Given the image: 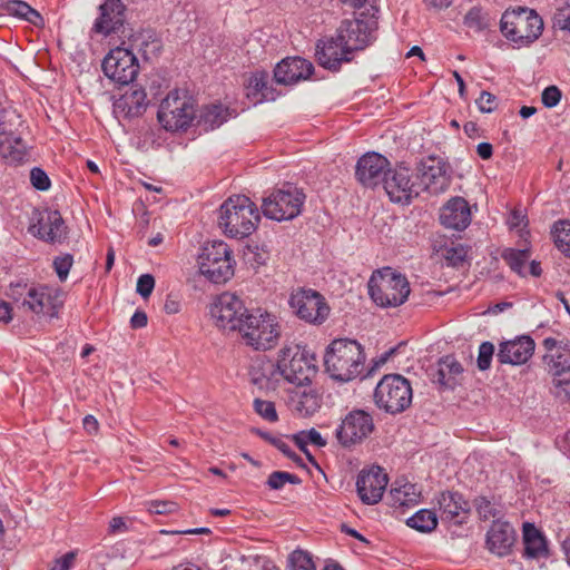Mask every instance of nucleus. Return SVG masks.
Segmentation results:
<instances>
[{
  "mask_svg": "<svg viewBox=\"0 0 570 570\" xmlns=\"http://www.w3.org/2000/svg\"><path fill=\"white\" fill-rule=\"evenodd\" d=\"M301 479L293 473L285 471H274L269 474L266 484L272 490H281L286 483L299 484Z\"/></svg>",
  "mask_w": 570,
  "mask_h": 570,
  "instance_id": "obj_47",
  "label": "nucleus"
},
{
  "mask_svg": "<svg viewBox=\"0 0 570 570\" xmlns=\"http://www.w3.org/2000/svg\"><path fill=\"white\" fill-rule=\"evenodd\" d=\"M406 524L420 532H431L438 525L436 514L428 509H422L406 520Z\"/></svg>",
  "mask_w": 570,
  "mask_h": 570,
  "instance_id": "obj_42",
  "label": "nucleus"
},
{
  "mask_svg": "<svg viewBox=\"0 0 570 570\" xmlns=\"http://www.w3.org/2000/svg\"><path fill=\"white\" fill-rule=\"evenodd\" d=\"M373 397L380 410L395 415L411 405L413 391L410 381L401 374H387L377 383Z\"/></svg>",
  "mask_w": 570,
  "mask_h": 570,
  "instance_id": "obj_8",
  "label": "nucleus"
},
{
  "mask_svg": "<svg viewBox=\"0 0 570 570\" xmlns=\"http://www.w3.org/2000/svg\"><path fill=\"white\" fill-rule=\"evenodd\" d=\"M417 170L420 183L423 185L422 191L438 195L449 188L451 180L448 175V165L442 158L435 156L423 158L417 165Z\"/></svg>",
  "mask_w": 570,
  "mask_h": 570,
  "instance_id": "obj_20",
  "label": "nucleus"
},
{
  "mask_svg": "<svg viewBox=\"0 0 570 570\" xmlns=\"http://www.w3.org/2000/svg\"><path fill=\"white\" fill-rule=\"evenodd\" d=\"M543 360L552 379L570 376V348H559L552 354H546Z\"/></svg>",
  "mask_w": 570,
  "mask_h": 570,
  "instance_id": "obj_36",
  "label": "nucleus"
},
{
  "mask_svg": "<svg viewBox=\"0 0 570 570\" xmlns=\"http://www.w3.org/2000/svg\"><path fill=\"white\" fill-rule=\"evenodd\" d=\"M252 383L261 391L266 393L276 391L283 374L278 368V363L272 361L262 362L259 365L253 368Z\"/></svg>",
  "mask_w": 570,
  "mask_h": 570,
  "instance_id": "obj_32",
  "label": "nucleus"
},
{
  "mask_svg": "<svg viewBox=\"0 0 570 570\" xmlns=\"http://www.w3.org/2000/svg\"><path fill=\"white\" fill-rule=\"evenodd\" d=\"M157 118L167 131H187L196 119V101L186 90H170L159 105Z\"/></svg>",
  "mask_w": 570,
  "mask_h": 570,
  "instance_id": "obj_4",
  "label": "nucleus"
},
{
  "mask_svg": "<svg viewBox=\"0 0 570 570\" xmlns=\"http://www.w3.org/2000/svg\"><path fill=\"white\" fill-rule=\"evenodd\" d=\"M131 47L137 49L146 60L156 58L161 50V41L154 30H142L131 38Z\"/></svg>",
  "mask_w": 570,
  "mask_h": 570,
  "instance_id": "obj_34",
  "label": "nucleus"
},
{
  "mask_svg": "<svg viewBox=\"0 0 570 570\" xmlns=\"http://www.w3.org/2000/svg\"><path fill=\"white\" fill-rule=\"evenodd\" d=\"M523 544L525 558L539 559L548 556L546 538L532 523L523 524Z\"/></svg>",
  "mask_w": 570,
  "mask_h": 570,
  "instance_id": "obj_33",
  "label": "nucleus"
},
{
  "mask_svg": "<svg viewBox=\"0 0 570 570\" xmlns=\"http://www.w3.org/2000/svg\"><path fill=\"white\" fill-rule=\"evenodd\" d=\"M73 264V257L70 254L58 256L53 259V268L60 282H65Z\"/></svg>",
  "mask_w": 570,
  "mask_h": 570,
  "instance_id": "obj_52",
  "label": "nucleus"
},
{
  "mask_svg": "<svg viewBox=\"0 0 570 570\" xmlns=\"http://www.w3.org/2000/svg\"><path fill=\"white\" fill-rule=\"evenodd\" d=\"M238 332L247 346L267 351L277 345L282 327L276 315L257 308L249 312Z\"/></svg>",
  "mask_w": 570,
  "mask_h": 570,
  "instance_id": "obj_5",
  "label": "nucleus"
},
{
  "mask_svg": "<svg viewBox=\"0 0 570 570\" xmlns=\"http://www.w3.org/2000/svg\"><path fill=\"white\" fill-rule=\"evenodd\" d=\"M288 561L292 570H316L311 554L303 550L293 551Z\"/></svg>",
  "mask_w": 570,
  "mask_h": 570,
  "instance_id": "obj_49",
  "label": "nucleus"
},
{
  "mask_svg": "<svg viewBox=\"0 0 570 570\" xmlns=\"http://www.w3.org/2000/svg\"><path fill=\"white\" fill-rule=\"evenodd\" d=\"M463 372V367L459 361L452 355H446L439 362L436 381L446 387H453L454 379Z\"/></svg>",
  "mask_w": 570,
  "mask_h": 570,
  "instance_id": "obj_37",
  "label": "nucleus"
},
{
  "mask_svg": "<svg viewBox=\"0 0 570 570\" xmlns=\"http://www.w3.org/2000/svg\"><path fill=\"white\" fill-rule=\"evenodd\" d=\"M127 530L125 520L121 517H114L109 522V532L117 533Z\"/></svg>",
  "mask_w": 570,
  "mask_h": 570,
  "instance_id": "obj_63",
  "label": "nucleus"
},
{
  "mask_svg": "<svg viewBox=\"0 0 570 570\" xmlns=\"http://www.w3.org/2000/svg\"><path fill=\"white\" fill-rule=\"evenodd\" d=\"M199 269L213 283L227 282L234 275V261L228 245L223 240L205 245L199 256Z\"/></svg>",
  "mask_w": 570,
  "mask_h": 570,
  "instance_id": "obj_11",
  "label": "nucleus"
},
{
  "mask_svg": "<svg viewBox=\"0 0 570 570\" xmlns=\"http://www.w3.org/2000/svg\"><path fill=\"white\" fill-rule=\"evenodd\" d=\"M440 222L448 228L455 230L465 229L471 222V212L468 202L462 197L451 198L441 208Z\"/></svg>",
  "mask_w": 570,
  "mask_h": 570,
  "instance_id": "obj_28",
  "label": "nucleus"
},
{
  "mask_svg": "<svg viewBox=\"0 0 570 570\" xmlns=\"http://www.w3.org/2000/svg\"><path fill=\"white\" fill-rule=\"evenodd\" d=\"M493 354L494 345L491 342H483L479 346V355L476 363L480 371H485L490 368Z\"/></svg>",
  "mask_w": 570,
  "mask_h": 570,
  "instance_id": "obj_54",
  "label": "nucleus"
},
{
  "mask_svg": "<svg viewBox=\"0 0 570 570\" xmlns=\"http://www.w3.org/2000/svg\"><path fill=\"white\" fill-rule=\"evenodd\" d=\"M99 17L92 30L96 33L108 36L117 32L125 22V6L121 0H105L99 7Z\"/></svg>",
  "mask_w": 570,
  "mask_h": 570,
  "instance_id": "obj_25",
  "label": "nucleus"
},
{
  "mask_svg": "<svg viewBox=\"0 0 570 570\" xmlns=\"http://www.w3.org/2000/svg\"><path fill=\"white\" fill-rule=\"evenodd\" d=\"M440 518L453 524H462L471 510L470 503L459 492L444 491L438 497Z\"/></svg>",
  "mask_w": 570,
  "mask_h": 570,
  "instance_id": "obj_24",
  "label": "nucleus"
},
{
  "mask_svg": "<svg viewBox=\"0 0 570 570\" xmlns=\"http://www.w3.org/2000/svg\"><path fill=\"white\" fill-rule=\"evenodd\" d=\"M468 255V249L462 244H458L444 249L443 256L451 266H460L463 264Z\"/></svg>",
  "mask_w": 570,
  "mask_h": 570,
  "instance_id": "obj_50",
  "label": "nucleus"
},
{
  "mask_svg": "<svg viewBox=\"0 0 570 570\" xmlns=\"http://www.w3.org/2000/svg\"><path fill=\"white\" fill-rule=\"evenodd\" d=\"M261 220L258 207L245 195H233L219 207L218 225L230 238L252 235Z\"/></svg>",
  "mask_w": 570,
  "mask_h": 570,
  "instance_id": "obj_2",
  "label": "nucleus"
},
{
  "mask_svg": "<svg viewBox=\"0 0 570 570\" xmlns=\"http://www.w3.org/2000/svg\"><path fill=\"white\" fill-rule=\"evenodd\" d=\"M552 233L558 249L570 257V222L561 220L556 223Z\"/></svg>",
  "mask_w": 570,
  "mask_h": 570,
  "instance_id": "obj_43",
  "label": "nucleus"
},
{
  "mask_svg": "<svg viewBox=\"0 0 570 570\" xmlns=\"http://www.w3.org/2000/svg\"><path fill=\"white\" fill-rule=\"evenodd\" d=\"M534 341L530 336H521L500 344L498 361L502 364H524L534 352Z\"/></svg>",
  "mask_w": 570,
  "mask_h": 570,
  "instance_id": "obj_27",
  "label": "nucleus"
},
{
  "mask_svg": "<svg viewBox=\"0 0 570 570\" xmlns=\"http://www.w3.org/2000/svg\"><path fill=\"white\" fill-rule=\"evenodd\" d=\"M262 435L265 440H267L271 444L278 449L288 459L293 460L296 463L302 461V459L291 449L288 443L282 438L273 436L268 433H263Z\"/></svg>",
  "mask_w": 570,
  "mask_h": 570,
  "instance_id": "obj_53",
  "label": "nucleus"
},
{
  "mask_svg": "<svg viewBox=\"0 0 570 570\" xmlns=\"http://www.w3.org/2000/svg\"><path fill=\"white\" fill-rule=\"evenodd\" d=\"M292 438L297 448L306 454L311 462H314V456L309 453L307 445L313 444L317 448H324L327 444L326 440L315 429L299 431Z\"/></svg>",
  "mask_w": 570,
  "mask_h": 570,
  "instance_id": "obj_39",
  "label": "nucleus"
},
{
  "mask_svg": "<svg viewBox=\"0 0 570 570\" xmlns=\"http://www.w3.org/2000/svg\"><path fill=\"white\" fill-rule=\"evenodd\" d=\"M6 9L10 14L24 19L35 26H38L42 21L40 13L24 1L9 0L6 4Z\"/></svg>",
  "mask_w": 570,
  "mask_h": 570,
  "instance_id": "obj_41",
  "label": "nucleus"
},
{
  "mask_svg": "<svg viewBox=\"0 0 570 570\" xmlns=\"http://www.w3.org/2000/svg\"><path fill=\"white\" fill-rule=\"evenodd\" d=\"M11 296L17 302L21 299L22 307L35 314H42L50 317L56 315L53 297L47 287L17 284L11 286Z\"/></svg>",
  "mask_w": 570,
  "mask_h": 570,
  "instance_id": "obj_18",
  "label": "nucleus"
},
{
  "mask_svg": "<svg viewBox=\"0 0 570 570\" xmlns=\"http://www.w3.org/2000/svg\"><path fill=\"white\" fill-rule=\"evenodd\" d=\"M373 430L372 415L364 410H353L342 419L341 424L335 430V435L342 446L348 448L361 443Z\"/></svg>",
  "mask_w": 570,
  "mask_h": 570,
  "instance_id": "obj_17",
  "label": "nucleus"
},
{
  "mask_svg": "<svg viewBox=\"0 0 570 570\" xmlns=\"http://www.w3.org/2000/svg\"><path fill=\"white\" fill-rule=\"evenodd\" d=\"M371 10V13L361 12L355 19L343 20L336 30L352 53L366 49L376 40L379 9L372 7Z\"/></svg>",
  "mask_w": 570,
  "mask_h": 570,
  "instance_id": "obj_10",
  "label": "nucleus"
},
{
  "mask_svg": "<svg viewBox=\"0 0 570 570\" xmlns=\"http://www.w3.org/2000/svg\"><path fill=\"white\" fill-rule=\"evenodd\" d=\"M155 287V278L150 274H142L139 276L137 281V293L142 296L144 298H147L153 293V289Z\"/></svg>",
  "mask_w": 570,
  "mask_h": 570,
  "instance_id": "obj_59",
  "label": "nucleus"
},
{
  "mask_svg": "<svg viewBox=\"0 0 570 570\" xmlns=\"http://www.w3.org/2000/svg\"><path fill=\"white\" fill-rule=\"evenodd\" d=\"M82 425H83V429L88 432V433H96L98 431V421L97 419L94 416V415H86L82 420Z\"/></svg>",
  "mask_w": 570,
  "mask_h": 570,
  "instance_id": "obj_64",
  "label": "nucleus"
},
{
  "mask_svg": "<svg viewBox=\"0 0 570 570\" xmlns=\"http://www.w3.org/2000/svg\"><path fill=\"white\" fill-rule=\"evenodd\" d=\"M550 392L560 403H570V376L552 379Z\"/></svg>",
  "mask_w": 570,
  "mask_h": 570,
  "instance_id": "obj_45",
  "label": "nucleus"
},
{
  "mask_svg": "<svg viewBox=\"0 0 570 570\" xmlns=\"http://www.w3.org/2000/svg\"><path fill=\"white\" fill-rule=\"evenodd\" d=\"M76 558L75 552H67L61 558L57 559L55 564L49 570H69Z\"/></svg>",
  "mask_w": 570,
  "mask_h": 570,
  "instance_id": "obj_61",
  "label": "nucleus"
},
{
  "mask_svg": "<svg viewBox=\"0 0 570 570\" xmlns=\"http://www.w3.org/2000/svg\"><path fill=\"white\" fill-rule=\"evenodd\" d=\"M305 199L303 189L286 183L263 198L262 213L276 222L292 220L302 213Z\"/></svg>",
  "mask_w": 570,
  "mask_h": 570,
  "instance_id": "obj_7",
  "label": "nucleus"
},
{
  "mask_svg": "<svg viewBox=\"0 0 570 570\" xmlns=\"http://www.w3.org/2000/svg\"><path fill=\"white\" fill-rule=\"evenodd\" d=\"M288 304L293 313L311 324H322L330 314V307L321 293L312 288L293 291Z\"/></svg>",
  "mask_w": 570,
  "mask_h": 570,
  "instance_id": "obj_14",
  "label": "nucleus"
},
{
  "mask_svg": "<svg viewBox=\"0 0 570 570\" xmlns=\"http://www.w3.org/2000/svg\"><path fill=\"white\" fill-rule=\"evenodd\" d=\"M147 95L142 89H132L122 94L114 102V114L118 119H131L141 116L147 108Z\"/></svg>",
  "mask_w": 570,
  "mask_h": 570,
  "instance_id": "obj_29",
  "label": "nucleus"
},
{
  "mask_svg": "<svg viewBox=\"0 0 570 570\" xmlns=\"http://www.w3.org/2000/svg\"><path fill=\"white\" fill-rule=\"evenodd\" d=\"M367 287L372 301L384 308L401 306L411 293L406 276L392 267L374 271L368 279Z\"/></svg>",
  "mask_w": 570,
  "mask_h": 570,
  "instance_id": "obj_3",
  "label": "nucleus"
},
{
  "mask_svg": "<svg viewBox=\"0 0 570 570\" xmlns=\"http://www.w3.org/2000/svg\"><path fill=\"white\" fill-rule=\"evenodd\" d=\"M553 28L570 33V8H558L552 18Z\"/></svg>",
  "mask_w": 570,
  "mask_h": 570,
  "instance_id": "obj_56",
  "label": "nucleus"
},
{
  "mask_svg": "<svg viewBox=\"0 0 570 570\" xmlns=\"http://www.w3.org/2000/svg\"><path fill=\"white\" fill-rule=\"evenodd\" d=\"M560 99L561 91L557 86H549L542 91L541 100L547 108L556 107L560 102Z\"/></svg>",
  "mask_w": 570,
  "mask_h": 570,
  "instance_id": "obj_58",
  "label": "nucleus"
},
{
  "mask_svg": "<svg viewBox=\"0 0 570 570\" xmlns=\"http://www.w3.org/2000/svg\"><path fill=\"white\" fill-rule=\"evenodd\" d=\"M102 71L107 78L118 85H129L139 71L138 59L132 49L122 46L111 49L101 63Z\"/></svg>",
  "mask_w": 570,
  "mask_h": 570,
  "instance_id": "obj_15",
  "label": "nucleus"
},
{
  "mask_svg": "<svg viewBox=\"0 0 570 570\" xmlns=\"http://www.w3.org/2000/svg\"><path fill=\"white\" fill-rule=\"evenodd\" d=\"M147 314L142 311H136L130 318V325L132 328H142L147 325Z\"/></svg>",
  "mask_w": 570,
  "mask_h": 570,
  "instance_id": "obj_62",
  "label": "nucleus"
},
{
  "mask_svg": "<svg viewBox=\"0 0 570 570\" xmlns=\"http://www.w3.org/2000/svg\"><path fill=\"white\" fill-rule=\"evenodd\" d=\"M500 29L508 40L518 46H527L539 38L543 22L533 10L520 8L518 11H505L502 14Z\"/></svg>",
  "mask_w": 570,
  "mask_h": 570,
  "instance_id": "obj_9",
  "label": "nucleus"
},
{
  "mask_svg": "<svg viewBox=\"0 0 570 570\" xmlns=\"http://www.w3.org/2000/svg\"><path fill=\"white\" fill-rule=\"evenodd\" d=\"M0 157L8 165H19L26 157L22 145H0Z\"/></svg>",
  "mask_w": 570,
  "mask_h": 570,
  "instance_id": "obj_46",
  "label": "nucleus"
},
{
  "mask_svg": "<svg viewBox=\"0 0 570 570\" xmlns=\"http://www.w3.org/2000/svg\"><path fill=\"white\" fill-rule=\"evenodd\" d=\"M315 57L321 67L336 72L343 63L353 60V53L346 48L344 40L340 39V35L325 37L316 43Z\"/></svg>",
  "mask_w": 570,
  "mask_h": 570,
  "instance_id": "obj_19",
  "label": "nucleus"
},
{
  "mask_svg": "<svg viewBox=\"0 0 570 570\" xmlns=\"http://www.w3.org/2000/svg\"><path fill=\"white\" fill-rule=\"evenodd\" d=\"M147 511L155 514L173 513L177 509V504L171 501H149L145 503Z\"/></svg>",
  "mask_w": 570,
  "mask_h": 570,
  "instance_id": "obj_57",
  "label": "nucleus"
},
{
  "mask_svg": "<svg viewBox=\"0 0 570 570\" xmlns=\"http://www.w3.org/2000/svg\"><path fill=\"white\" fill-rule=\"evenodd\" d=\"M253 407H254V411L264 420L272 422V423L278 421L276 407L272 401H266V400L256 397L253 402Z\"/></svg>",
  "mask_w": 570,
  "mask_h": 570,
  "instance_id": "obj_48",
  "label": "nucleus"
},
{
  "mask_svg": "<svg viewBox=\"0 0 570 570\" xmlns=\"http://www.w3.org/2000/svg\"><path fill=\"white\" fill-rule=\"evenodd\" d=\"M390 166V160L385 156L376 151H368L358 158L355 177L362 186L374 188L384 183Z\"/></svg>",
  "mask_w": 570,
  "mask_h": 570,
  "instance_id": "obj_21",
  "label": "nucleus"
},
{
  "mask_svg": "<svg viewBox=\"0 0 570 570\" xmlns=\"http://www.w3.org/2000/svg\"><path fill=\"white\" fill-rule=\"evenodd\" d=\"M476 105L482 112H491L497 107V97L489 91H482Z\"/></svg>",
  "mask_w": 570,
  "mask_h": 570,
  "instance_id": "obj_60",
  "label": "nucleus"
},
{
  "mask_svg": "<svg viewBox=\"0 0 570 570\" xmlns=\"http://www.w3.org/2000/svg\"><path fill=\"white\" fill-rule=\"evenodd\" d=\"M501 257L511 271L517 273L519 276H527L525 264L530 259L529 249L504 248L501 253Z\"/></svg>",
  "mask_w": 570,
  "mask_h": 570,
  "instance_id": "obj_38",
  "label": "nucleus"
},
{
  "mask_svg": "<svg viewBox=\"0 0 570 570\" xmlns=\"http://www.w3.org/2000/svg\"><path fill=\"white\" fill-rule=\"evenodd\" d=\"M515 538V531L509 522L495 520L487 533L485 542L492 553L505 557L511 553Z\"/></svg>",
  "mask_w": 570,
  "mask_h": 570,
  "instance_id": "obj_26",
  "label": "nucleus"
},
{
  "mask_svg": "<svg viewBox=\"0 0 570 570\" xmlns=\"http://www.w3.org/2000/svg\"><path fill=\"white\" fill-rule=\"evenodd\" d=\"M246 96L254 105H257L264 101H274L278 92L271 85L268 72L261 70L252 73L248 78Z\"/></svg>",
  "mask_w": 570,
  "mask_h": 570,
  "instance_id": "obj_31",
  "label": "nucleus"
},
{
  "mask_svg": "<svg viewBox=\"0 0 570 570\" xmlns=\"http://www.w3.org/2000/svg\"><path fill=\"white\" fill-rule=\"evenodd\" d=\"M294 411L303 417L313 415L321 407V400L316 392L304 391L293 399Z\"/></svg>",
  "mask_w": 570,
  "mask_h": 570,
  "instance_id": "obj_40",
  "label": "nucleus"
},
{
  "mask_svg": "<svg viewBox=\"0 0 570 570\" xmlns=\"http://www.w3.org/2000/svg\"><path fill=\"white\" fill-rule=\"evenodd\" d=\"M238 111L223 104H213L205 107L197 120L196 127L200 131H212L223 126L228 120L236 118Z\"/></svg>",
  "mask_w": 570,
  "mask_h": 570,
  "instance_id": "obj_30",
  "label": "nucleus"
},
{
  "mask_svg": "<svg viewBox=\"0 0 570 570\" xmlns=\"http://www.w3.org/2000/svg\"><path fill=\"white\" fill-rule=\"evenodd\" d=\"M490 22V16L483 12L479 7L471 8L464 17V24L478 32L489 28Z\"/></svg>",
  "mask_w": 570,
  "mask_h": 570,
  "instance_id": "obj_44",
  "label": "nucleus"
},
{
  "mask_svg": "<svg viewBox=\"0 0 570 570\" xmlns=\"http://www.w3.org/2000/svg\"><path fill=\"white\" fill-rule=\"evenodd\" d=\"M365 354L355 340H334L324 354V366L331 379L346 383L356 379L364 368Z\"/></svg>",
  "mask_w": 570,
  "mask_h": 570,
  "instance_id": "obj_1",
  "label": "nucleus"
},
{
  "mask_svg": "<svg viewBox=\"0 0 570 570\" xmlns=\"http://www.w3.org/2000/svg\"><path fill=\"white\" fill-rule=\"evenodd\" d=\"M419 175H414L404 164L389 170L383 187L393 203L410 204L422 193Z\"/></svg>",
  "mask_w": 570,
  "mask_h": 570,
  "instance_id": "obj_12",
  "label": "nucleus"
},
{
  "mask_svg": "<svg viewBox=\"0 0 570 570\" xmlns=\"http://www.w3.org/2000/svg\"><path fill=\"white\" fill-rule=\"evenodd\" d=\"M209 313L217 327L235 332L239 331L249 311L236 294L225 292L210 305Z\"/></svg>",
  "mask_w": 570,
  "mask_h": 570,
  "instance_id": "obj_13",
  "label": "nucleus"
},
{
  "mask_svg": "<svg viewBox=\"0 0 570 570\" xmlns=\"http://www.w3.org/2000/svg\"><path fill=\"white\" fill-rule=\"evenodd\" d=\"M30 181L31 185L38 189V190H48L51 186V181L46 174L45 170H42L39 167H35L30 171Z\"/></svg>",
  "mask_w": 570,
  "mask_h": 570,
  "instance_id": "obj_55",
  "label": "nucleus"
},
{
  "mask_svg": "<svg viewBox=\"0 0 570 570\" xmlns=\"http://www.w3.org/2000/svg\"><path fill=\"white\" fill-rule=\"evenodd\" d=\"M421 492L416 485L406 481H396L390 491V503L393 507H409L420 501Z\"/></svg>",
  "mask_w": 570,
  "mask_h": 570,
  "instance_id": "obj_35",
  "label": "nucleus"
},
{
  "mask_svg": "<svg viewBox=\"0 0 570 570\" xmlns=\"http://www.w3.org/2000/svg\"><path fill=\"white\" fill-rule=\"evenodd\" d=\"M277 363L283 380L298 386L309 384L317 373L314 353L299 344L282 347Z\"/></svg>",
  "mask_w": 570,
  "mask_h": 570,
  "instance_id": "obj_6",
  "label": "nucleus"
},
{
  "mask_svg": "<svg viewBox=\"0 0 570 570\" xmlns=\"http://www.w3.org/2000/svg\"><path fill=\"white\" fill-rule=\"evenodd\" d=\"M313 63L302 57H286L274 68V79L279 85L292 86L311 78Z\"/></svg>",
  "mask_w": 570,
  "mask_h": 570,
  "instance_id": "obj_23",
  "label": "nucleus"
},
{
  "mask_svg": "<svg viewBox=\"0 0 570 570\" xmlns=\"http://www.w3.org/2000/svg\"><path fill=\"white\" fill-rule=\"evenodd\" d=\"M389 479L380 466L363 470L357 476L356 489L363 503L372 505L381 501Z\"/></svg>",
  "mask_w": 570,
  "mask_h": 570,
  "instance_id": "obj_22",
  "label": "nucleus"
},
{
  "mask_svg": "<svg viewBox=\"0 0 570 570\" xmlns=\"http://www.w3.org/2000/svg\"><path fill=\"white\" fill-rule=\"evenodd\" d=\"M474 505L479 517L484 521L491 518H495L500 514V511L495 508V505L485 497L476 498L474 500Z\"/></svg>",
  "mask_w": 570,
  "mask_h": 570,
  "instance_id": "obj_51",
  "label": "nucleus"
},
{
  "mask_svg": "<svg viewBox=\"0 0 570 570\" xmlns=\"http://www.w3.org/2000/svg\"><path fill=\"white\" fill-rule=\"evenodd\" d=\"M29 232L50 244H61L68 236V227L60 212L50 208L36 209L32 213Z\"/></svg>",
  "mask_w": 570,
  "mask_h": 570,
  "instance_id": "obj_16",
  "label": "nucleus"
}]
</instances>
